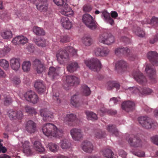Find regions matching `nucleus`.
Instances as JSON below:
<instances>
[{
	"mask_svg": "<svg viewBox=\"0 0 158 158\" xmlns=\"http://www.w3.org/2000/svg\"><path fill=\"white\" fill-rule=\"evenodd\" d=\"M42 130L44 134L48 137H61L63 133L62 129H58L53 124L50 123L44 124Z\"/></svg>",
	"mask_w": 158,
	"mask_h": 158,
	"instance_id": "1",
	"label": "nucleus"
},
{
	"mask_svg": "<svg viewBox=\"0 0 158 158\" xmlns=\"http://www.w3.org/2000/svg\"><path fill=\"white\" fill-rule=\"evenodd\" d=\"M84 63L87 67L94 71H98L101 68L100 61L97 58L86 59Z\"/></svg>",
	"mask_w": 158,
	"mask_h": 158,
	"instance_id": "2",
	"label": "nucleus"
},
{
	"mask_svg": "<svg viewBox=\"0 0 158 158\" xmlns=\"http://www.w3.org/2000/svg\"><path fill=\"white\" fill-rule=\"evenodd\" d=\"M138 120L139 123L146 129L154 128L157 126V123L155 121H152L150 118L147 116L139 117Z\"/></svg>",
	"mask_w": 158,
	"mask_h": 158,
	"instance_id": "3",
	"label": "nucleus"
},
{
	"mask_svg": "<svg viewBox=\"0 0 158 158\" xmlns=\"http://www.w3.org/2000/svg\"><path fill=\"white\" fill-rule=\"evenodd\" d=\"M57 60L60 64H64L69 61V55L67 51L65 49H60L56 54Z\"/></svg>",
	"mask_w": 158,
	"mask_h": 158,
	"instance_id": "4",
	"label": "nucleus"
},
{
	"mask_svg": "<svg viewBox=\"0 0 158 158\" xmlns=\"http://www.w3.org/2000/svg\"><path fill=\"white\" fill-rule=\"evenodd\" d=\"M82 20L84 23L88 28L91 30H94L97 27L96 23L93 17L88 14L84 15Z\"/></svg>",
	"mask_w": 158,
	"mask_h": 158,
	"instance_id": "5",
	"label": "nucleus"
},
{
	"mask_svg": "<svg viewBox=\"0 0 158 158\" xmlns=\"http://www.w3.org/2000/svg\"><path fill=\"white\" fill-rule=\"evenodd\" d=\"M114 52L116 55L118 56L121 54H123L131 60H133L135 58L136 56L134 55L127 48H117L115 49Z\"/></svg>",
	"mask_w": 158,
	"mask_h": 158,
	"instance_id": "6",
	"label": "nucleus"
},
{
	"mask_svg": "<svg viewBox=\"0 0 158 158\" xmlns=\"http://www.w3.org/2000/svg\"><path fill=\"white\" fill-rule=\"evenodd\" d=\"M98 41L101 43L109 45L114 42L115 39L114 36L111 34L104 33L100 35Z\"/></svg>",
	"mask_w": 158,
	"mask_h": 158,
	"instance_id": "7",
	"label": "nucleus"
},
{
	"mask_svg": "<svg viewBox=\"0 0 158 158\" xmlns=\"http://www.w3.org/2000/svg\"><path fill=\"white\" fill-rule=\"evenodd\" d=\"M126 139L128 141L130 145L135 148L141 147L142 142L139 137L131 134L129 135L126 138Z\"/></svg>",
	"mask_w": 158,
	"mask_h": 158,
	"instance_id": "8",
	"label": "nucleus"
},
{
	"mask_svg": "<svg viewBox=\"0 0 158 158\" xmlns=\"http://www.w3.org/2000/svg\"><path fill=\"white\" fill-rule=\"evenodd\" d=\"M66 83L64 85V87L66 90L69 89V86L77 85L79 83L78 78L73 76H66Z\"/></svg>",
	"mask_w": 158,
	"mask_h": 158,
	"instance_id": "9",
	"label": "nucleus"
},
{
	"mask_svg": "<svg viewBox=\"0 0 158 158\" xmlns=\"http://www.w3.org/2000/svg\"><path fill=\"white\" fill-rule=\"evenodd\" d=\"M24 97L27 101L34 104L36 103L39 100L37 94L32 90L27 91L25 94Z\"/></svg>",
	"mask_w": 158,
	"mask_h": 158,
	"instance_id": "10",
	"label": "nucleus"
},
{
	"mask_svg": "<svg viewBox=\"0 0 158 158\" xmlns=\"http://www.w3.org/2000/svg\"><path fill=\"white\" fill-rule=\"evenodd\" d=\"M132 76L137 82L140 84L143 85L147 81L145 77L138 70L134 71L132 73Z\"/></svg>",
	"mask_w": 158,
	"mask_h": 158,
	"instance_id": "11",
	"label": "nucleus"
},
{
	"mask_svg": "<svg viewBox=\"0 0 158 158\" xmlns=\"http://www.w3.org/2000/svg\"><path fill=\"white\" fill-rule=\"evenodd\" d=\"M70 134L75 140L79 141L83 138V132L80 129H72L70 131Z\"/></svg>",
	"mask_w": 158,
	"mask_h": 158,
	"instance_id": "12",
	"label": "nucleus"
},
{
	"mask_svg": "<svg viewBox=\"0 0 158 158\" xmlns=\"http://www.w3.org/2000/svg\"><path fill=\"white\" fill-rule=\"evenodd\" d=\"M145 71L152 80V82L155 83L156 82L154 76L156 73V71L153 66L151 64H147L146 66Z\"/></svg>",
	"mask_w": 158,
	"mask_h": 158,
	"instance_id": "13",
	"label": "nucleus"
},
{
	"mask_svg": "<svg viewBox=\"0 0 158 158\" xmlns=\"http://www.w3.org/2000/svg\"><path fill=\"white\" fill-rule=\"evenodd\" d=\"M147 57L153 65L158 66V53L156 52H149L147 54Z\"/></svg>",
	"mask_w": 158,
	"mask_h": 158,
	"instance_id": "14",
	"label": "nucleus"
},
{
	"mask_svg": "<svg viewBox=\"0 0 158 158\" xmlns=\"http://www.w3.org/2000/svg\"><path fill=\"white\" fill-rule=\"evenodd\" d=\"M63 120L66 124L71 126L75 125L74 123H77V119L75 115L70 114H67Z\"/></svg>",
	"mask_w": 158,
	"mask_h": 158,
	"instance_id": "15",
	"label": "nucleus"
},
{
	"mask_svg": "<svg viewBox=\"0 0 158 158\" xmlns=\"http://www.w3.org/2000/svg\"><path fill=\"white\" fill-rule=\"evenodd\" d=\"M40 115L43 117V119L44 121H50L53 118V113L49 111L47 109H43L40 110Z\"/></svg>",
	"mask_w": 158,
	"mask_h": 158,
	"instance_id": "16",
	"label": "nucleus"
},
{
	"mask_svg": "<svg viewBox=\"0 0 158 158\" xmlns=\"http://www.w3.org/2000/svg\"><path fill=\"white\" fill-rule=\"evenodd\" d=\"M8 114L10 119L12 120H15L16 119H20L22 118L23 117L22 112L20 111H17L10 110L8 111Z\"/></svg>",
	"mask_w": 158,
	"mask_h": 158,
	"instance_id": "17",
	"label": "nucleus"
},
{
	"mask_svg": "<svg viewBox=\"0 0 158 158\" xmlns=\"http://www.w3.org/2000/svg\"><path fill=\"white\" fill-rule=\"evenodd\" d=\"M109 52V49L106 48H97L94 50L95 55L97 56H106L108 54Z\"/></svg>",
	"mask_w": 158,
	"mask_h": 158,
	"instance_id": "18",
	"label": "nucleus"
},
{
	"mask_svg": "<svg viewBox=\"0 0 158 158\" xmlns=\"http://www.w3.org/2000/svg\"><path fill=\"white\" fill-rule=\"evenodd\" d=\"M60 71V68H56L53 67H51L49 68L48 75L51 79H54L59 76Z\"/></svg>",
	"mask_w": 158,
	"mask_h": 158,
	"instance_id": "19",
	"label": "nucleus"
},
{
	"mask_svg": "<svg viewBox=\"0 0 158 158\" xmlns=\"http://www.w3.org/2000/svg\"><path fill=\"white\" fill-rule=\"evenodd\" d=\"M33 64L36 67V69L38 73H42L45 69L44 63L40 60L35 59L33 62Z\"/></svg>",
	"mask_w": 158,
	"mask_h": 158,
	"instance_id": "20",
	"label": "nucleus"
},
{
	"mask_svg": "<svg viewBox=\"0 0 158 158\" xmlns=\"http://www.w3.org/2000/svg\"><path fill=\"white\" fill-rule=\"evenodd\" d=\"M135 107L134 103L130 101L123 102L122 104V109L127 112L133 110L135 109Z\"/></svg>",
	"mask_w": 158,
	"mask_h": 158,
	"instance_id": "21",
	"label": "nucleus"
},
{
	"mask_svg": "<svg viewBox=\"0 0 158 158\" xmlns=\"http://www.w3.org/2000/svg\"><path fill=\"white\" fill-rule=\"evenodd\" d=\"M35 123L32 120L27 121L26 124V130L29 133H34L36 130Z\"/></svg>",
	"mask_w": 158,
	"mask_h": 158,
	"instance_id": "22",
	"label": "nucleus"
},
{
	"mask_svg": "<svg viewBox=\"0 0 158 158\" xmlns=\"http://www.w3.org/2000/svg\"><path fill=\"white\" fill-rule=\"evenodd\" d=\"M115 66L118 72H121L126 70L128 66V64L125 61L121 60L116 63Z\"/></svg>",
	"mask_w": 158,
	"mask_h": 158,
	"instance_id": "23",
	"label": "nucleus"
},
{
	"mask_svg": "<svg viewBox=\"0 0 158 158\" xmlns=\"http://www.w3.org/2000/svg\"><path fill=\"white\" fill-rule=\"evenodd\" d=\"M81 147L82 149L85 152L91 153L93 150V144L88 141H84L82 143Z\"/></svg>",
	"mask_w": 158,
	"mask_h": 158,
	"instance_id": "24",
	"label": "nucleus"
},
{
	"mask_svg": "<svg viewBox=\"0 0 158 158\" xmlns=\"http://www.w3.org/2000/svg\"><path fill=\"white\" fill-rule=\"evenodd\" d=\"M100 153L106 158H116L117 157L116 155L114 154L112 151L109 149H103Z\"/></svg>",
	"mask_w": 158,
	"mask_h": 158,
	"instance_id": "25",
	"label": "nucleus"
},
{
	"mask_svg": "<svg viewBox=\"0 0 158 158\" xmlns=\"http://www.w3.org/2000/svg\"><path fill=\"white\" fill-rule=\"evenodd\" d=\"M36 6L37 9L41 12H46L48 9V4L47 2H39Z\"/></svg>",
	"mask_w": 158,
	"mask_h": 158,
	"instance_id": "26",
	"label": "nucleus"
},
{
	"mask_svg": "<svg viewBox=\"0 0 158 158\" xmlns=\"http://www.w3.org/2000/svg\"><path fill=\"white\" fill-rule=\"evenodd\" d=\"M19 59L12 58L10 61V65L12 69L15 71L19 69L20 66Z\"/></svg>",
	"mask_w": 158,
	"mask_h": 158,
	"instance_id": "27",
	"label": "nucleus"
},
{
	"mask_svg": "<svg viewBox=\"0 0 158 158\" xmlns=\"http://www.w3.org/2000/svg\"><path fill=\"white\" fill-rule=\"evenodd\" d=\"M60 144L61 148L64 150L68 149L70 148L71 146L70 141L67 139H61Z\"/></svg>",
	"mask_w": 158,
	"mask_h": 158,
	"instance_id": "28",
	"label": "nucleus"
},
{
	"mask_svg": "<svg viewBox=\"0 0 158 158\" xmlns=\"http://www.w3.org/2000/svg\"><path fill=\"white\" fill-rule=\"evenodd\" d=\"M143 24H151L154 25L155 27H158V18L153 17L151 19H146L144 21L141 22Z\"/></svg>",
	"mask_w": 158,
	"mask_h": 158,
	"instance_id": "29",
	"label": "nucleus"
},
{
	"mask_svg": "<svg viewBox=\"0 0 158 158\" xmlns=\"http://www.w3.org/2000/svg\"><path fill=\"white\" fill-rule=\"evenodd\" d=\"M34 87L39 93H43L45 90V87L42 81L37 80L34 84Z\"/></svg>",
	"mask_w": 158,
	"mask_h": 158,
	"instance_id": "30",
	"label": "nucleus"
},
{
	"mask_svg": "<svg viewBox=\"0 0 158 158\" xmlns=\"http://www.w3.org/2000/svg\"><path fill=\"white\" fill-rule=\"evenodd\" d=\"M61 22L63 27L66 29H69L72 27L71 22L69 20L67 17H63L61 20Z\"/></svg>",
	"mask_w": 158,
	"mask_h": 158,
	"instance_id": "31",
	"label": "nucleus"
},
{
	"mask_svg": "<svg viewBox=\"0 0 158 158\" xmlns=\"http://www.w3.org/2000/svg\"><path fill=\"white\" fill-rule=\"evenodd\" d=\"M98 112L101 116H103L104 114L106 113L108 114L113 115L116 114L117 113L115 110L111 109L108 110L105 108L104 107L101 108L98 111Z\"/></svg>",
	"mask_w": 158,
	"mask_h": 158,
	"instance_id": "32",
	"label": "nucleus"
},
{
	"mask_svg": "<svg viewBox=\"0 0 158 158\" xmlns=\"http://www.w3.org/2000/svg\"><path fill=\"white\" fill-rule=\"evenodd\" d=\"M78 67L77 63L73 61L68 64L67 67V69L69 72L73 73L76 71Z\"/></svg>",
	"mask_w": 158,
	"mask_h": 158,
	"instance_id": "33",
	"label": "nucleus"
},
{
	"mask_svg": "<svg viewBox=\"0 0 158 158\" xmlns=\"http://www.w3.org/2000/svg\"><path fill=\"white\" fill-rule=\"evenodd\" d=\"M29 143L27 141H25L23 143L21 142V145L23 149V151L24 153L28 154H31V150L29 147Z\"/></svg>",
	"mask_w": 158,
	"mask_h": 158,
	"instance_id": "34",
	"label": "nucleus"
},
{
	"mask_svg": "<svg viewBox=\"0 0 158 158\" xmlns=\"http://www.w3.org/2000/svg\"><path fill=\"white\" fill-rule=\"evenodd\" d=\"M33 148L37 151L43 153L44 151V148L42 146L40 142L38 141H35L33 144Z\"/></svg>",
	"mask_w": 158,
	"mask_h": 158,
	"instance_id": "35",
	"label": "nucleus"
},
{
	"mask_svg": "<svg viewBox=\"0 0 158 158\" xmlns=\"http://www.w3.org/2000/svg\"><path fill=\"white\" fill-rule=\"evenodd\" d=\"M107 88L109 90L112 89L114 87L118 90L120 87L119 84L116 81H110L107 82Z\"/></svg>",
	"mask_w": 158,
	"mask_h": 158,
	"instance_id": "36",
	"label": "nucleus"
},
{
	"mask_svg": "<svg viewBox=\"0 0 158 158\" xmlns=\"http://www.w3.org/2000/svg\"><path fill=\"white\" fill-rule=\"evenodd\" d=\"M92 135L98 139H101L103 137L105 132L100 129H95L93 132Z\"/></svg>",
	"mask_w": 158,
	"mask_h": 158,
	"instance_id": "37",
	"label": "nucleus"
},
{
	"mask_svg": "<svg viewBox=\"0 0 158 158\" xmlns=\"http://www.w3.org/2000/svg\"><path fill=\"white\" fill-rule=\"evenodd\" d=\"M33 31L36 35H44L45 33L43 29L36 26L33 27Z\"/></svg>",
	"mask_w": 158,
	"mask_h": 158,
	"instance_id": "38",
	"label": "nucleus"
},
{
	"mask_svg": "<svg viewBox=\"0 0 158 158\" xmlns=\"http://www.w3.org/2000/svg\"><path fill=\"white\" fill-rule=\"evenodd\" d=\"M85 114L88 120L94 121L98 119L97 115L93 112L87 111L85 112Z\"/></svg>",
	"mask_w": 158,
	"mask_h": 158,
	"instance_id": "39",
	"label": "nucleus"
},
{
	"mask_svg": "<svg viewBox=\"0 0 158 158\" xmlns=\"http://www.w3.org/2000/svg\"><path fill=\"white\" fill-rule=\"evenodd\" d=\"M107 130L108 131L114 134L116 136H118V132L114 125H109L107 127Z\"/></svg>",
	"mask_w": 158,
	"mask_h": 158,
	"instance_id": "40",
	"label": "nucleus"
},
{
	"mask_svg": "<svg viewBox=\"0 0 158 158\" xmlns=\"http://www.w3.org/2000/svg\"><path fill=\"white\" fill-rule=\"evenodd\" d=\"M47 148L50 151L53 152H57L59 149V147L58 145L52 143L48 144Z\"/></svg>",
	"mask_w": 158,
	"mask_h": 158,
	"instance_id": "41",
	"label": "nucleus"
},
{
	"mask_svg": "<svg viewBox=\"0 0 158 158\" xmlns=\"http://www.w3.org/2000/svg\"><path fill=\"white\" fill-rule=\"evenodd\" d=\"M1 36L4 39H10L12 37V32L10 30L4 31L1 33Z\"/></svg>",
	"mask_w": 158,
	"mask_h": 158,
	"instance_id": "42",
	"label": "nucleus"
},
{
	"mask_svg": "<svg viewBox=\"0 0 158 158\" xmlns=\"http://www.w3.org/2000/svg\"><path fill=\"white\" fill-rule=\"evenodd\" d=\"M82 42L85 46H90L93 43V40L89 36H85L82 39Z\"/></svg>",
	"mask_w": 158,
	"mask_h": 158,
	"instance_id": "43",
	"label": "nucleus"
},
{
	"mask_svg": "<svg viewBox=\"0 0 158 158\" xmlns=\"http://www.w3.org/2000/svg\"><path fill=\"white\" fill-rule=\"evenodd\" d=\"M35 42L37 45L42 47H45L47 44L46 40L43 38L36 39L35 40Z\"/></svg>",
	"mask_w": 158,
	"mask_h": 158,
	"instance_id": "44",
	"label": "nucleus"
},
{
	"mask_svg": "<svg viewBox=\"0 0 158 158\" xmlns=\"http://www.w3.org/2000/svg\"><path fill=\"white\" fill-rule=\"evenodd\" d=\"M31 63L29 61H24L22 64V69L24 72H28L30 69Z\"/></svg>",
	"mask_w": 158,
	"mask_h": 158,
	"instance_id": "45",
	"label": "nucleus"
},
{
	"mask_svg": "<svg viewBox=\"0 0 158 158\" xmlns=\"http://www.w3.org/2000/svg\"><path fill=\"white\" fill-rule=\"evenodd\" d=\"M133 31L139 37H143L144 36L145 33L144 31L141 30L140 27L134 28Z\"/></svg>",
	"mask_w": 158,
	"mask_h": 158,
	"instance_id": "46",
	"label": "nucleus"
},
{
	"mask_svg": "<svg viewBox=\"0 0 158 158\" xmlns=\"http://www.w3.org/2000/svg\"><path fill=\"white\" fill-rule=\"evenodd\" d=\"M0 66L3 68L4 69L7 70L9 67V62L5 59H0Z\"/></svg>",
	"mask_w": 158,
	"mask_h": 158,
	"instance_id": "47",
	"label": "nucleus"
},
{
	"mask_svg": "<svg viewBox=\"0 0 158 158\" xmlns=\"http://www.w3.org/2000/svg\"><path fill=\"white\" fill-rule=\"evenodd\" d=\"M10 48L8 46H5L4 48H0V55L3 56L10 52Z\"/></svg>",
	"mask_w": 158,
	"mask_h": 158,
	"instance_id": "48",
	"label": "nucleus"
},
{
	"mask_svg": "<svg viewBox=\"0 0 158 158\" xmlns=\"http://www.w3.org/2000/svg\"><path fill=\"white\" fill-rule=\"evenodd\" d=\"M82 91L83 94L85 96H89L91 93L89 88L86 85H83L82 86Z\"/></svg>",
	"mask_w": 158,
	"mask_h": 158,
	"instance_id": "49",
	"label": "nucleus"
},
{
	"mask_svg": "<svg viewBox=\"0 0 158 158\" xmlns=\"http://www.w3.org/2000/svg\"><path fill=\"white\" fill-rule=\"evenodd\" d=\"M4 104L6 106L10 105L12 102V98L9 95H5L3 100Z\"/></svg>",
	"mask_w": 158,
	"mask_h": 158,
	"instance_id": "50",
	"label": "nucleus"
},
{
	"mask_svg": "<svg viewBox=\"0 0 158 158\" xmlns=\"http://www.w3.org/2000/svg\"><path fill=\"white\" fill-rule=\"evenodd\" d=\"M71 103L73 106L75 107H77L79 106L78 100L77 98V96L76 95H74L72 97Z\"/></svg>",
	"mask_w": 158,
	"mask_h": 158,
	"instance_id": "51",
	"label": "nucleus"
},
{
	"mask_svg": "<svg viewBox=\"0 0 158 158\" xmlns=\"http://www.w3.org/2000/svg\"><path fill=\"white\" fill-rule=\"evenodd\" d=\"M25 110L29 114H35L36 113L35 109L34 108L31 107L29 106H25Z\"/></svg>",
	"mask_w": 158,
	"mask_h": 158,
	"instance_id": "52",
	"label": "nucleus"
},
{
	"mask_svg": "<svg viewBox=\"0 0 158 158\" xmlns=\"http://www.w3.org/2000/svg\"><path fill=\"white\" fill-rule=\"evenodd\" d=\"M131 152L134 155L139 157H143L145 155V153L143 151H135L133 149H132Z\"/></svg>",
	"mask_w": 158,
	"mask_h": 158,
	"instance_id": "53",
	"label": "nucleus"
},
{
	"mask_svg": "<svg viewBox=\"0 0 158 158\" xmlns=\"http://www.w3.org/2000/svg\"><path fill=\"white\" fill-rule=\"evenodd\" d=\"M67 52H69L73 56H76L77 54V51L73 48V47L70 46L68 47L66 49Z\"/></svg>",
	"mask_w": 158,
	"mask_h": 158,
	"instance_id": "54",
	"label": "nucleus"
},
{
	"mask_svg": "<svg viewBox=\"0 0 158 158\" xmlns=\"http://www.w3.org/2000/svg\"><path fill=\"white\" fill-rule=\"evenodd\" d=\"M59 93L58 92H56L54 93L53 95V99L56 101L57 103L59 104L60 102V100L59 98Z\"/></svg>",
	"mask_w": 158,
	"mask_h": 158,
	"instance_id": "55",
	"label": "nucleus"
},
{
	"mask_svg": "<svg viewBox=\"0 0 158 158\" xmlns=\"http://www.w3.org/2000/svg\"><path fill=\"white\" fill-rule=\"evenodd\" d=\"M63 5H64V6L62 5V6L60 11L61 13L63 15V12H65V13H66L69 11L71 9L70 8L68 7L67 6V5H66V3L64 4Z\"/></svg>",
	"mask_w": 158,
	"mask_h": 158,
	"instance_id": "56",
	"label": "nucleus"
},
{
	"mask_svg": "<svg viewBox=\"0 0 158 158\" xmlns=\"http://www.w3.org/2000/svg\"><path fill=\"white\" fill-rule=\"evenodd\" d=\"M67 0H53L54 3L58 6H62L66 4Z\"/></svg>",
	"mask_w": 158,
	"mask_h": 158,
	"instance_id": "57",
	"label": "nucleus"
},
{
	"mask_svg": "<svg viewBox=\"0 0 158 158\" xmlns=\"http://www.w3.org/2000/svg\"><path fill=\"white\" fill-rule=\"evenodd\" d=\"M12 83L15 85H18L21 82V81L19 77H14L11 80Z\"/></svg>",
	"mask_w": 158,
	"mask_h": 158,
	"instance_id": "58",
	"label": "nucleus"
},
{
	"mask_svg": "<svg viewBox=\"0 0 158 158\" xmlns=\"http://www.w3.org/2000/svg\"><path fill=\"white\" fill-rule=\"evenodd\" d=\"M152 92V90L148 88H144L142 89L141 94H151Z\"/></svg>",
	"mask_w": 158,
	"mask_h": 158,
	"instance_id": "59",
	"label": "nucleus"
},
{
	"mask_svg": "<svg viewBox=\"0 0 158 158\" xmlns=\"http://www.w3.org/2000/svg\"><path fill=\"white\" fill-rule=\"evenodd\" d=\"M129 89L134 93H140L141 94L142 89H138L135 87L130 88Z\"/></svg>",
	"mask_w": 158,
	"mask_h": 158,
	"instance_id": "60",
	"label": "nucleus"
},
{
	"mask_svg": "<svg viewBox=\"0 0 158 158\" xmlns=\"http://www.w3.org/2000/svg\"><path fill=\"white\" fill-rule=\"evenodd\" d=\"M27 41L28 39L26 37L23 35L20 36V44H23L27 43Z\"/></svg>",
	"mask_w": 158,
	"mask_h": 158,
	"instance_id": "61",
	"label": "nucleus"
},
{
	"mask_svg": "<svg viewBox=\"0 0 158 158\" xmlns=\"http://www.w3.org/2000/svg\"><path fill=\"white\" fill-rule=\"evenodd\" d=\"M69 40V37L67 35L61 36L60 37V41L63 43H65L68 42Z\"/></svg>",
	"mask_w": 158,
	"mask_h": 158,
	"instance_id": "62",
	"label": "nucleus"
},
{
	"mask_svg": "<svg viewBox=\"0 0 158 158\" xmlns=\"http://www.w3.org/2000/svg\"><path fill=\"white\" fill-rule=\"evenodd\" d=\"M118 101L117 98L115 97H113L110 100V102L112 105L116 104H117Z\"/></svg>",
	"mask_w": 158,
	"mask_h": 158,
	"instance_id": "63",
	"label": "nucleus"
},
{
	"mask_svg": "<svg viewBox=\"0 0 158 158\" xmlns=\"http://www.w3.org/2000/svg\"><path fill=\"white\" fill-rule=\"evenodd\" d=\"M151 139L153 143L158 145V135H156L152 137Z\"/></svg>",
	"mask_w": 158,
	"mask_h": 158,
	"instance_id": "64",
	"label": "nucleus"
}]
</instances>
